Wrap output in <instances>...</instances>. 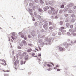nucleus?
<instances>
[{
  "instance_id": "36",
  "label": "nucleus",
  "mask_w": 76,
  "mask_h": 76,
  "mask_svg": "<svg viewBox=\"0 0 76 76\" xmlns=\"http://www.w3.org/2000/svg\"><path fill=\"white\" fill-rule=\"evenodd\" d=\"M45 8L47 9V10H48L49 9H50V8L48 6H45Z\"/></svg>"
},
{
  "instance_id": "49",
  "label": "nucleus",
  "mask_w": 76,
  "mask_h": 76,
  "mask_svg": "<svg viewBox=\"0 0 76 76\" xmlns=\"http://www.w3.org/2000/svg\"><path fill=\"white\" fill-rule=\"evenodd\" d=\"M70 28H73V26L72 25H70Z\"/></svg>"
},
{
  "instance_id": "52",
  "label": "nucleus",
  "mask_w": 76,
  "mask_h": 76,
  "mask_svg": "<svg viewBox=\"0 0 76 76\" xmlns=\"http://www.w3.org/2000/svg\"><path fill=\"white\" fill-rule=\"evenodd\" d=\"M41 34H38V38H39L40 37H41Z\"/></svg>"
},
{
  "instance_id": "11",
  "label": "nucleus",
  "mask_w": 76,
  "mask_h": 76,
  "mask_svg": "<svg viewBox=\"0 0 76 76\" xmlns=\"http://www.w3.org/2000/svg\"><path fill=\"white\" fill-rule=\"evenodd\" d=\"M74 6V4L73 3H71L69 5H67L68 7H72Z\"/></svg>"
},
{
  "instance_id": "34",
  "label": "nucleus",
  "mask_w": 76,
  "mask_h": 76,
  "mask_svg": "<svg viewBox=\"0 0 76 76\" xmlns=\"http://www.w3.org/2000/svg\"><path fill=\"white\" fill-rule=\"evenodd\" d=\"M76 20V19H75L73 18L72 19L71 21L72 22H74Z\"/></svg>"
},
{
  "instance_id": "22",
  "label": "nucleus",
  "mask_w": 76,
  "mask_h": 76,
  "mask_svg": "<svg viewBox=\"0 0 76 76\" xmlns=\"http://www.w3.org/2000/svg\"><path fill=\"white\" fill-rule=\"evenodd\" d=\"M68 13H73V11H72V10H68Z\"/></svg>"
},
{
  "instance_id": "29",
  "label": "nucleus",
  "mask_w": 76,
  "mask_h": 76,
  "mask_svg": "<svg viewBox=\"0 0 76 76\" xmlns=\"http://www.w3.org/2000/svg\"><path fill=\"white\" fill-rule=\"evenodd\" d=\"M45 6H48V4L47 2V1H46L45 2Z\"/></svg>"
},
{
  "instance_id": "6",
  "label": "nucleus",
  "mask_w": 76,
  "mask_h": 76,
  "mask_svg": "<svg viewBox=\"0 0 76 76\" xmlns=\"http://www.w3.org/2000/svg\"><path fill=\"white\" fill-rule=\"evenodd\" d=\"M43 27L44 28L45 30H47V29H48V26H47V25L45 24H44L43 26Z\"/></svg>"
},
{
  "instance_id": "26",
  "label": "nucleus",
  "mask_w": 76,
  "mask_h": 76,
  "mask_svg": "<svg viewBox=\"0 0 76 76\" xmlns=\"http://www.w3.org/2000/svg\"><path fill=\"white\" fill-rule=\"evenodd\" d=\"M58 12V10L56 12H53V15H57V12Z\"/></svg>"
},
{
  "instance_id": "3",
  "label": "nucleus",
  "mask_w": 76,
  "mask_h": 76,
  "mask_svg": "<svg viewBox=\"0 0 76 76\" xmlns=\"http://www.w3.org/2000/svg\"><path fill=\"white\" fill-rule=\"evenodd\" d=\"M12 34L13 36H12L11 37L13 40H15V39H16L17 38V37L15 36L16 34L15 32H12Z\"/></svg>"
},
{
  "instance_id": "33",
  "label": "nucleus",
  "mask_w": 76,
  "mask_h": 76,
  "mask_svg": "<svg viewBox=\"0 0 76 76\" xmlns=\"http://www.w3.org/2000/svg\"><path fill=\"white\" fill-rule=\"evenodd\" d=\"M71 17L72 18H75V14H72L71 15Z\"/></svg>"
},
{
  "instance_id": "55",
  "label": "nucleus",
  "mask_w": 76,
  "mask_h": 76,
  "mask_svg": "<svg viewBox=\"0 0 76 76\" xmlns=\"http://www.w3.org/2000/svg\"><path fill=\"white\" fill-rule=\"evenodd\" d=\"M39 25L40 26H42V25L43 24L42 23H39Z\"/></svg>"
},
{
  "instance_id": "61",
  "label": "nucleus",
  "mask_w": 76,
  "mask_h": 76,
  "mask_svg": "<svg viewBox=\"0 0 76 76\" xmlns=\"http://www.w3.org/2000/svg\"><path fill=\"white\" fill-rule=\"evenodd\" d=\"M34 15L35 16H37V14L36 12H34Z\"/></svg>"
},
{
  "instance_id": "51",
  "label": "nucleus",
  "mask_w": 76,
  "mask_h": 76,
  "mask_svg": "<svg viewBox=\"0 0 76 76\" xmlns=\"http://www.w3.org/2000/svg\"><path fill=\"white\" fill-rule=\"evenodd\" d=\"M73 8L74 9H75V10H76V6H74Z\"/></svg>"
},
{
  "instance_id": "9",
  "label": "nucleus",
  "mask_w": 76,
  "mask_h": 76,
  "mask_svg": "<svg viewBox=\"0 0 76 76\" xmlns=\"http://www.w3.org/2000/svg\"><path fill=\"white\" fill-rule=\"evenodd\" d=\"M23 32V31H22V32H20L18 34L19 35H21V38H24V35H23V33H22Z\"/></svg>"
},
{
  "instance_id": "60",
  "label": "nucleus",
  "mask_w": 76,
  "mask_h": 76,
  "mask_svg": "<svg viewBox=\"0 0 76 76\" xmlns=\"http://www.w3.org/2000/svg\"><path fill=\"white\" fill-rule=\"evenodd\" d=\"M50 64H52L53 66H54V64L52 62H50Z\"/></svg>"
},
{
  "instance_id": "4",
  "label": "nucleus",
  "mask_w": 76,
  "mask_h": 76,
  "mask_svg": "<svg viewBox=\"0 0 76 76\" xmlns=\"http://www.w3.org/2000/svg\"><path fill=\"white\" fill-rule=\"evenodd\" d=\"M69 32H68L67 33V34L68 35V36H70L71 35V34H72L73 32V31L72 30V29H69Z\"/></svg>"
},
{
  "instance_id": "53",
  "label": "nucleus",
  "mask_w": 76,
  "mask_h": 76,
  "mask_svg": "<svg viewBox=\"0 0 76 76\" xmlns=\"http://www.w3.org/2000/svg\"><path fill=\"white\" fill-rule=\"evenodd\" d=\"M4 76H8L9 75L7 74H4Z\"/></svg>"
},
{
  "instance_id": "59",
  "label": "nucleus",
  "mask_w": 76,
  "mask_h": 76,
  "mask_svg": "<svg viewBox=\"0 0 76 76\" xmlns=\"http://www.w3.org/2000/svg\"><path fill=\"white\" fill-rule=\"evenodd\" d=\"M26 39H27V38H26V37H24V39L25 40H26Z\"/></svg>"
},
{
  "instance_id": "27",
  "label": "nucleus",
  "mask_w": 76,
  "mask_h": 76,
  "mask_svg": "<svg viewBox=\"0 0 76 76\" xmlns=\"http://www.w3.org/2000/svg\"><path fill=\"white\" fill-rule=\"evenodd\" d=\"M0 60V61H2V62H3V63H6V61L3 59H1Z\"/></svg>"
},
{
  "instance_id": "57",
  "label": "nucleus",
  "mask_w": 76,
  "mask_h": 76,
  "mask_svg": "<svg viewBox=\"0 0 76 76\" xmlns=\"http://www.w3.org/2000/svg\"><path fill=\"white\" fill-rule=\"evenodd\" d=\"M18 49H21L22 48L20 46H18Z\"/></svg>"
},
{
  "instance_id": "20",
  "label": "nucleus",
  "mask_w": 76,
  "mask_h": 76,
  "mask_svg": "<svg viewBox=\"0 0 76 76\" xmlns=\"http://www.w3.org/2000/svg\"><path fill=\"white\" fill-rule=\"evenodd\" d=\"M63 15L65 16V17H67V16H68V14L66 13H64Z\"/></svg>"
},
{
  "instance_id": "12",
  "label": "nucleus",
  "mask_w": 76,
  "mask_h": 76,
  "mask_svg": "<svg viewBox=\"0 0 76 76\" xmlns=\"http://www.w3.org/2000/svg\"><path fill=\"white\" fill-rule=\"evenodd\" d=\"M26 61H20V64L21 65H22L23 64H25V63H26Z\"/></svg>"
},
{
  "instance_id": "46",
  "label": "nucleus",
  "mask_w": 76,
  "mask_h": 76,
  "mask_svg": "<svg viewBox=\"0 0 76 76\" xmlns=\"http://www.w3.org/2000/svg\"><path fill=\"white\" fill-rule=\"evenodd\" d=\"M48 37H46L45 39V41H48Z\"/></svg>"
},
{
  "instance_id": "42",
  "label": "nucleus",
  "mask_w": 76,
  "mask_h": 76,
  "mask_svg": "<svg viewBox=\"0 0 76 76\" xmlns=\"http://www.w3.org/2000/svg\"><path fill=\"white\" fill-rule=\"evenodd\" d=\"M34 1L35 3H38V0H34Z\"/></svg>"
},
{
  "instance_id": "35",
  "label": "nucleus",
  "mask_w": 76,
  "mask_h": 76,
  "mask_svg": "<svg viewBox=\"0 0 76 76\" xmlns=\"http://www.w3.org/2000/svg\"><path fill=\"white\" fill-rule=\"evenodd\" d=\"M27 57L25 58V60H28V55H27Z\"/></svg>"
},
{
  "instance_id": "31",
  "label": "nucleus",
  "mask_w": 76,
  "mask_h": 76,
  "mask_svg": "<svg viewBox=\"0 0 76 76\" xmlns=\"http://www.w3.org/2000/svg\"><path fill=\"white\" fill-rule=\"evenodd\" d=\"M70 26V24L69 23H66V27H69Z\"/></svg>"
},
{
  "instance_id": "15",
  "label": "nucleus",
  "mask_w": 76,
  "mask_h": 76,
  "mask_svg": "<svg viewBox=\"0 0 76 76\" xmlns=\"http://www.w3.org/2000/svg\"><path fill=\"white\" fill-rule=\"evenodd\" d=\"M49 24L50 26L52 25H53V21L51 20L50 21H49Z\"/></svg>"
},
{
  "instance_id": "1",
  "label": "nucleus",
  "mask_w": 76,
  "mask_h": 76,
  "mask_svg": "<svg viewBox=\"0 0 76 76\" xmlns=\"http://www.w3.org/2000/svg\"><path fill=\"white\" fill-rule=\"evenodd\" d=\"M71 44H70L69 43H64L63 44V47H65V48H67L69 46H72V45H73V42H72V41H71Z\"/></svg>"
},
{
  "instance_id": "50",
  "label": "nucleus",
  "mask_w": 76,
  "mask_h": 76,
  "mask_svg": "<svg viewBox=\"0 0 76 76\" xmlns=\"http://www.w3.org/2000/svg\"><path fill=\"white\" fill-rule=\"evenodd\" d=\"M28 38H31V36L30 34H29L28 35Z\"/></svg>"
},
{
  "instance_id": "24",
  "label": "nucleus",
  "mask_w": 76,
  "mask_h": 76,
  "mask_svg": "<svg viewBox=\"0 0 76 76\" xmlns=\"http://www.w3.org/2000/svg\"><path fill=\"white\" fill-rule=\"evenodd\" d=\"M49 4L50 5L52 6L53 4V2L52 1H49Z\"/></svg>"
},
{
  "instance_id": "13",
  "label": "nucleus",
  "mask_w": 76,
  "mask_h": 76,
  "mask_svg": "<svg viewBox=\"0 0 76 76\" xmlns=\"http://www.w3.org/2000/svg\"><path fill=\"white\" fill-rule=\"evenodd\" d=\"M39 1L41 5H43L44 4V0H39Z\"/></svg>"
},
{
  "instance_id": "16",
  "label": "nucleus",
  "mask_w": 76,
  "mask_h": 76,
  "mask_svg": "<svg viewBox=\"0 0 76 76\" xmlns=\"http://www.w3.org/2000/svg\"><path fill=\"white\" fill-rule=\"evenodd\" d=\"M48 13L49 15H52V11L51 10H49L48 11Z\"/></svg>"
},
{
  "instance_id": "45",
  "label": "nucleus",
  "mask_w": 76,
  "mask_h": 76,
  "mask_svg": "<svg viewBox=\"0 0 76 76\" xmlns=\"http://www.w3.org/2000/svg\"><path fill=\"white\" fill-rule=\"evenodd\" d=\"M32 20L33 21H34H34H35V18H34V17H32Z\"/></svg>"
},
{
  "instance_id": "2",
  "label": "nucleus",
  "mask_w": 76,
  "mask_h": 76,
  "mask_svg": "<svg viewBox=\"0 0 76 76\" xmlns=\"http://www.w3.org/2000/svg\"><path fill=\"white\" fill-rule=\"evenodd\" d=\"M57 47L58 48L59 51H64L65 50V48H64V46L62 47L60 46H58Z\"/></svg>"
},
{
  "instance_id": "40",
  "label": "nucleus",
  "mask_w": 76,
  "mask_h": 76,
  "mask_svg": "<svg viewBox=\"0 0 76 76\" xmlns=\"http://www.w3.org/2000/svg\"><path fill=\"white\" fill-rule=\"evenodd\" d=\"M29 5V6L32 7V6H33V4H32V3H30Z\"/></svg>"
},
{
  "instance_id": "38",
  "label": "nucleus",
  "mask_w": 76,
  "mask_h": 76,
  "mask_svg": "<svg viewBox=\"0 0 76 76\" xmlns=\"http://www.w3.org/2000/svg\"><path fill=\"white\" fill-rule=\"evenodd\" d=\"M59 23H60V25H63V21H61L59 22Z\"/></svg>"
},
{
  "instance_id": "37",
  "label": "nucleus",
  "mask_w": 76,
  "mask_h": 76,
  "mask_svg": "<svg viewBox=\"0 0 76 76\" xmlns=\"http://www.w3.org/2000/svg\"><path fill=\"white\" fill-rule=\"evenodd\" d=\"M42 39L39 40V43H40V44H41L42 43Z\"/></svg>"
},
{
  "instance_id": "62",
  "label": "nucleus",
  "mask_w": 76,
  "mask_h": 76,
  "mask_svg": "<svg viewBox=\"0 0 76 76\" xmlns=\"http://www.w3.org/2000/svg\"><path fill=\"white\" fill-rule=\"evenodd\" d=\"M56 69H57V72H59V71H60V69L56 68Z\"/></svg>"
},
{
  "instance_id": "44",
  "label": "nucleus",
  "mask_w": 76,
  "mask_h": 76,
  "mask_svg": "<svg viewBox=\"0 0 76 76\" xmlns=\"http://www.w3.org/2000/svg\"><path fill=\"white\" fill-rule=\"evenodd\" d=\"M51 39L50 38H48V42H50L51 41Z\"/></svg>"
},
{
  "instance_id": "63",
  "label": "nucleus",
  "mask_w": 76,
  "mask_h": 76,
  "mask_svg": "<svg viewBox=\"0 0 76 76\" xmlns=\"http://www.w3.org/2000/svg\"><path fill=\"white\" fill-rule=\"evenodd\" d=\"M73 35L74 36H76V33H73Z\"/></svg>"
},
{
  "instance_id": "41",
  "label": "nucleus",
  "mask_w": 76,
  "mask_h": 76,
  "mask_svg": "<svg viewBox=\"0 0 76 76\" xmlns=\"http://www.w3.org/2000/svg\"><path fill=\"white\" fill-rule=\"evenodd\" d=\"M34 25L35 26H37V25H38V23H37V22H35L34 23Z\"/></svg>"
},
{
  "instance_id": "43",
  "label": "nucleus",
  "mask_w": 76,
  "mask_h": 76,
  "mask_svg": "<svg viewBox=\"0 0 76 76\" xmlns=\"http://www.w3.org/2000/svg\"><path fill=\"white\" fill-rule=\"evenodd\" d=\"M37 18L38 19H40L41 18V16L40 15H38L37 16Z\"/></svg>"
},
{
  "instance_id": "10",
  "label": "nucleus",
  "mask_w": 76,
  "mask_h": 76,
  "mask_svg": "<svg viewBox=\"0 0 76 76\" xmlns=\"http://www.w3.org/2000/svg\"><path fill=\"white\" fill-rule=\"evenodd\" d=\"M22 42L23 43V44H24V45L25 46H26V45H27V43L26 42V41L25 40H22Z\"/></svg>"
},
{
  "instance_id": "19",
  "label": "nucleus",
  "mask_w": 76,
  "mask_h": 76,
  "mask_svg": "<svg viewBox=\"0 0 76 76\" xmlns=\"http://www.w3.org/2000/svg\"><path fill=\"white\" fill-rule=\"evenodd\" d=\"M60 8L61 9H63V8H64V5L62 4V5H60Z\"/></svg>"
},
{
  "instance_id": "25",
  "label": "nucleus",
  "mask_w": 76,
  "mask_h": 76,
  "mask_svg": "<svg viewBox=\"0 0 76 76\" xmlns=\"http://www.w3.org/2000/svg\"><path fill=\"white\" fill-rule=\"evenodd\" d=\"M63 12V10H59V13L60 14H61V13H62Z\"/></svg>"
},
{
  "instance_id": "14",
  "label": "nucleus",
  "mask_w": 76,
  "mask_h": 76,
  "mask_svg": "<svg viewBox=\"0 0 76 76\" xmlns=\"http://www.w3.org/2000/svg\"><path fill=\"white\" fill-rule=\"evenodd\" d=\"M67 10H68V8L66 7L64 8L63 10L64 12H66Z\"/></svg>"
},
{
  "instance_id": "28",
  "label": "nucleus",
  "mask_w": 76,
  "mask_h": 76,
  "mask_svg": "<svg viewBox=\"0 0 76 76\" xmlns=\"http://www.w3.org/2000/svg\"><path fill=\"white\" fill-rule=\"evenodd\" d=\"M62 4H66V2H65V1H62Z\"/></svg>"
},
{
  "instance_id": "8",
  "label": "nucleus",
  "mask_w": 76,
  "mask_h": 76,
  "mask_svg": "<svg viewBox=\"0 0 76 76\" xmlns=\"http://www.w3.org/2000/svg\"><path fill=\"white\" fill-rule=\"evenodd\" d=\"M50 20V19H46L44 20V22L45 24H46L47 25H48V22H49Z\"/></svg>"
},
{
  "instance_id": "5",
  "label": "nucleus",
  "mask_w": 76,
  "mask_h": 76,
  "mask_svg": "<svg viewBox=\"0 0 76 76\" xmlns=\"http://www.w3.org/2000/svg\"><path fill=\"white\" fill-rule=\"evenodd\" d=\"M35 31L34 30H33L31 32V34L32 37H35Z\"/></svg>"
},
{
  "instance_id": "56",
  "label": "nucleus",
  "mask_w": 76,
  "mask_h": 76,
  "mask_svg": "<svg viewBox=\"0 0 76 76\" xmlns=\"http://www.w3.org/2000/svg\"><path fill=\"white\" fill-rule=\"evenodd\" d=\"M0 63H1V64H2V65H3V66H5V64H4L3 63H1V62H0Z\"/></svg>"
},
{
  "instance_id": "48",
  "label": "nucleus",
  "mask_w": 76,
  "mask_h": 76,
  "mask_svg": "<svg viewBox=\"0 0 76 76\" xmlns=\"http://www.w3.org/2000/svg\"><path fill=\"white\" fill-rule=\"evenodd\" d=\"M18 56H21V53H20V52H18Z\"/></svg>"
},
{
  "instance_id": "32",
  "label": "nucleus",
  "mask_w": 76,
  "mask_h": 76,
  "mask_svg": "<svg viewBox=\"0 0 76 76\" xmlns=\"http://www.w3.org/2000/svg\"><path fill=\"white\" fill-rule=\"evenodd\" d=\"M28 11L30 12V13H32V10L31 9H29L28 10Z\"/></svg>"
},
{
  "instance_id": "18",
  "label": "nucleus",
  "mask_w": 76,
  "mask_h": 76,
  "mask_svg": "<svg viewBox=\"0 0 76 76\" xmlns=\"http://www.w3.org/2000/svg\"><path fill=\"white\" fill-rule=\"evenodd\" d=\"M26 51L28 53H30V52H31V51H32V49L31 48L28 49H27Z\"/></svg>"
},
{
  "instance_id": "30",
  "label": "nucleus",
  "mask_w": 76,
  "mask_h": 76,
  "mask_svg": "<svg viewBox=\"0 0 76 76\" xmlns=\"http://www.w3.org/2000/svg\"><path fill=\"white\" fill-rule=\"evenodd\" d=\"M43 9L44 11L45 12H46V11L47 10V8L46 7H44L43 8Z\"/></svg>"
},
{
  "instance_id": "58",
  "label": "nucleus",
  "mask_w": 76,
  "mask_h": 76,
  "mask_svg": "<svg viewBox=\"0 0 76 76\" xmlns=\"http://www.w3.org/2000/svg\"><path fill=\"white\" fill-rule=\"evenodd\" d=\"M35 55V53H33L31 54L32 56H34Z\"/></svg>"
},
{
  "instance_id": "54",
  "label": "nucleus",
  "mask_w": 76,
  "mask_h": 76,
  "mask_svg": "<svg viewBox=\"0 0 76 76\" xmlns=\"http://www.w3.org/2000/svg\"><path fill=\"white\" fill-rule=\"evenodd\" d=\"M58 35H61V32H59L58 33Z\"/></svg>"
},
{
  "instance_id": "39",
  "label": "nucleus",
  "mask_w": 76,
  "mask_h": 76,
  "mask_svg": "<svg viewBox=\"0 0 76 76\" xmlns=\"http://www.w3.org/2000/svg\"><path fill=\"white\" fill-rule=\"evenodd\" d=\"M47 66L48 67H52V65H50V64H47Z\"/></svg>"
},
{
  "instance_id": "17",
  "label": "nucleus",
  "mask_w": 76,
  "mask_h": 76,
  "mask_svg": "<svg viewBox=\"0 0 76 76\" xmlns=\"http://www.w3.org/2000/svg\"><path fill=\"white\" fill-rule=\"evenodd\" d=\"M50 9H51V10L52 12H54L55 11V9L53 7H51L50 6Z\"/></svg>"
},
{
  "instance_id": "64",
  "label": "nucleus",
  "mask_w": 76,
  "mask_h": 76,
  "mask_svg": "<svg viewBox=\"0 0 76 76\" xmlns=\"http://www.w3.org/2000/svg\"><path fill=\"white\" fill-rule=\"evenodd\" d=\"M59 66H58V65H56V68H57V67H59Z\"/></svg>"
},
{
  "instance_id": "47",
  "label": "nucleus",
  "mask_w": 76,
  "mask_h": 76,
  "mask_svg": "<svg viewBox=\"0 0 76 76\" xmlns=\"http://www.w3.org/2000/svg\"><path fill=\"white\" fill-rule=\"evenodd\" d=\"M53 29V28L52 27H49V29H50V30H51Z\"/></svg>"
},
{
  "instance_id": "21",
  "label": "nucleus",
  "mask_w": 76,
  "mask_h": 76,
  "mask_svg": "<svg viewBox=\"0 0 76 76\" xmlns=\"http://www.w3.org/2000/svg\"><path fill=\"white\" fill-rule=\"evenodd\" d=\"M60 30L61 31V32L62 33H64V32H65V31L63 29H61L60 30V29H59V31Z\"/></svg>"
},
{
  "instance_id": "23",
  "label": "nucleus",
  "mask_w": 76,
  "mask_h": 76,
  "mask_svg": "<svg viewBox=\"0 0 76 76\" xmlns=\"http://www.w3.org/2000/svg\"><path fill=\"white\" fill-rule=\"evenodd\" d=\"M37 10H38L39 12H42V10L40 8H37Z\"/></svg>"
},
{
  "instance_id": "7",
  "label": "nucleus",
  "mask_w": 76,
  "mask_h": 76,
  "mask_svg": "<svg viewBox=\"0 0 76 76\" xmlns=\"http://www.w3.org/2000/svg\"><path fill=\"white\" fill-rule=\"evenodd\" d=\"M19 64V60H18V59H17L14 62V65L15 66H17V64Z\"/></svg>"
}]
</instances>
